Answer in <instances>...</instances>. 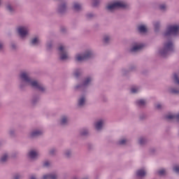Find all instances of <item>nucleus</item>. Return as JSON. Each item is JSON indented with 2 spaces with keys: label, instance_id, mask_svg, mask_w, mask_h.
Returning a JSON list of instances; mask_svg holds the SVG:
<instances>
[{
  "label": "nucleus",
  "instance_id": "obj_27",
  "mask_svg": "<svg viewBox=\"0 0 179 179\" xmlns=\"http://www.w3.org/2000/svg\"><path fill=\"white\" fill-rule=\"evenodd\" d=\"M139 92H141V87L138 86H133L130 89V92L132 94H136V93H139Z\"/></svg>",
  "mask_w": 179,
  "mask_h": 179
},
{
  "label": "nucleus",
  "instance_id": "obj_5",
  "mask_svg": "<svg viewBox=\"0 0 179 179\" xmlns=\"http://www.w3.org/2000/svg\"><path fill=\"white\" fill-rule=\"evenodd\" d=\"M59 58L60 61H66L71 59L69 54L68 53V47L64 45H59L57 48Z\"/></svg>",
  "mask_w": 179,
  "mask_h": 179
},
{
  "label": "nucleus",
  "instance_id": "obj_53",
  "mask_svg": "<svg viewBox=\"0 0 179 179\" xmlns=\"http://www.w3.org/2000/svg\"><path fill=\"white\" fill-rule=\"evenodd\" d=\"M127 72V71H125V70H122V75H125V73Z\"/></svg>",
  "mask_w": 179,
  "mask_h": 179
},
{
  "label": "nucleus",
  "instance_id": "obj_25",
  "mask_svg": "<svg viewBox=\"0 0 179 179\" xmlns=\"http://www.w3.org/2000/svg\"><path fill=\"white\" fill-rule=\"evenodd\" d=\"M138 30L139 33L145 34L148 31V28L146 27V25L141 24L138 27Z\"/></svg>",
  "mask_w": 179,
  "mask_h": 179
},
{
  "label": "nucleus",
  "instance_id": "obj_3",
  "mask_svg": "<svg viewBox=\"0 0 179 179\" xmlns=\"http://www.w3.org/2000/svg\"><path fill=\"white\" fill-rule=\"evenodd\" d=\"M131 4L121 1H114L110 3H108L106 7V9L108 12L113 13L116 9H120L122 8L123 9H129Z\"/></svg>",
  "mask_w": 179,
  "mask_h": 179
},
{
  "label": "nucleus",
  "instance_id": "obj_8",
  "mask_svg": "<svg viewBox=\"0 0 179 179\" xmlns=\"http://www.w3.org/2000/svg\"><path fill=\"white\" fill-rule=\"evenodd\" d=\"M143 48V45L142 43H136L132 45V46L129 49V52L131 54H135L136 52H139Z\"/></svg>",
  "mask_w": 179,
  "mask_h": 179
},
{
  "label": "nucleus",
  "instance_id": "obj_32",
  "mask_svg": "<svg viewBox=\"0 0 179 179\" xmlns=\"http://www.w3.org/2000/svg\"><path fill=\"white\" fill-rule=\"evenodd\" d=\"M82 4L79 3H74L73 4V9L74 10H76V12H79V10H82Z\"/></svg>",
  "mask_w": 179,
  "mask_h": 179
},
{
  "label": "nucleus",
  "instance_id": "obj_24",
  "mask_svg": "<svg viewBox=\"0 0 179 179\" xmlns=\"http://www.w3.org/2000/svg\"><path fill=\"white\" fill-rule=\"evenodd\" d=\"M6 9L11 15H13V13L16 12V9H15V7H13V6H12L11 4H7L6 6Z\"/></svg>",
  "mask_w": 179,
  "mask_h": 179
},
{
  "label": "nucleus",
  "instance_id": "obj_40",
  "mask_svg": "<svg viewBox=\"0 0 179 179\" xmlns=\"http://www.w3.org/2000/svg\"><path fill=\"white\" fill-rule=\"evenodd\" d=\"M8 134L10 135V136H15V135H16V130H15V129H10L8 131Z\"/></svg>",
  "mask_w": 179,
  "mask_h": 179
},
{
  "label": "nucleus",
  "instance_id": "obj_18",
  "mask_svg": "<svg viewBox=\"0 0 179 179\" xmlns=\"http://www.w3.org/2000/svg\"><path fill=\"white\" fill-rule=\"evenodd\" d=\"M113 40V36L110 34H106L103 36L102 41L103 44H110Z\"/></svg>",
  "mask_w": 179,
  "mask_h": 179
},
{
  "label": "nucleus",
  "instance_id": "obj_41",
  "mask_svg": "<svg viewBox=\"0 0 179 179\" xmlns=\"http://www.w3.org/2000/svg\"><path fill=\"white\" fill-rule=\"evenodd\" d=\"M51 166V162L50 161H45L43 164V167H50Z\"/></svg>",
  "mask_w": 179,
  "mask_h": 179
},
{
  "label": "nucleus",
  "instance_id": "obj_45",
  "mask_svg": "<svg viewBox=\"0 0 179 179\" xmlns=\"http://www.w3.org/2000/svg\"><path fill=\"white\" fill-rule=\"evenodd\" d=\"M50 155H55V153H57V149L55 148H52L50 149V150L49 151Z\"/></svg>",
  "mask_w": 179,
  "mask_h": 179
},
{
  "label": "nucleus",
  "instance_id": "obj_52",
  "mask_svg": "<svg viewBox=\"0 0 179 179\" xmlns=\"http://www.w3.org/2000/svg\"><path fill=\"white\" fill-rule=\"evenodd\" d=\"M61 31L63 32V33H65L66 31V29L65 28H62L61 29Z\"/></svg>",
  "mask_w": 179,
  "mask_h": 179
},
{
  "label": "nucleus",
  "instance_id": "obj_37",
  "mask_svg": "<svg viewBox=\"0 0 179 179\" xmlns=\"http://www.w3.org/2000/svg\"><path fill=\"white\" fill-rule=\"evenodd\" d=\"M80 135L81 136H87V135H89V129H83L80 131Z\"/></svg>",
  "mask_w": 179,
  "mask_h": 179
},
{
  "label": "nucleus",
  "instance_id": "obj_14",
  "mask_svg": "<svg viewBox=\"0 0 179 179\" xmlns=\"http://www.w3.org/2000/svg\"><path fill=\"white\" fill-rule=\"evenodd\" d=\"M86 94H81L78 99V107H85V105L86 104Z\"/></svg>",
  "mask_w": 179,
  "mask_h": 179
},
{
  "label": "nucleus",
  "instance_id": "obj_50",
  "mask_svg": "<svg viewBox=\"0 0 179 179\" xmlns=\"http://www.w3.org/2000/svg\"><path fill=\"white\" fill-rule=\"evenodd\" d=\"M20 175L16 174L14 176L13 179H20Z\"/></svg>",
  "mask_w": 179,
  "mask_h": 179
},
{
  "label": "nucleus",
  "instance_id": "obj_26",
  "mask_svg": "<svg viewBox=\"0 0 179 179\" xmlns=\"http://www.w3.org/2000/svg\"><path fill=\"white\" fill-rule=\"evenodd\" d=\"M64 157H66V159H69L71 157H72V150L71 149H66L64 151L63 153Z\"/></svg>",
  "mask_w": 179,
  "mask_h": 179
},
{
  "label": "nucleus",
  "instance_id": "obj_16",
  "mask_svg": "<svg viewBox=\"0 0 179 179\" xmlns=\"http://www.w3.org/2000/svg\"><path fill=\"white\" fill-rule=\"evenodd\" d=\"M74 59L76 62H83V61H86V57L83 52L76 54Z\"/></svg>",
  "mask_w": 179,
  "mask_h": 179
},
{
  "label": "nucleus",
  "instance_id": "obj_20",
  "mask_svg": "<svg viewBox=\"0 0 179 179\" xmlns=\"http://www.w3.org/2000/svg\"><path fill=\"white\" fill-rule=\"evenodd\" d=\"M58 176L57 173H47L43 175L42 179H57Z\"/></svg>",
  "mask_w": 179,
  "mask_h": 179
},
{
  "label": "nucleus",
  "instance_id": "obj_31",
  "mask_svg": "<svg viewBox=\"0 0 179 179\" xmlns=\"http://www.w3.org/2000/svg\"><path fill=\"white\" fill-rule=\"evenodd\" d=\"M166 120H177L179 121V114L178 115H168L166 117Z\"/></svg>",
  "mask_w": 179,
  "mask_h": 179
},
{
  "label": "nucleus",
  "instance_id": "obj_39",
  "mask_svg": "<svg viewBox=\"0 0 179 179\" xmlns=\"http://www.w3.org/2000/svg\"><path fill=\"white\" fill-rule=\"evenodd\" d=\"M157 174L158 176H166V169H160L157 171Z\"/></svg>",
  "mask_w": 179,
  "mask_h": 179
},
{
  "label": "nucleus",
  "instance_id": "obj_10",
  "mask_svg": "<svg viewBox=\"0 0 179 179\" xmlns=\"http://www.w3.org/2000/svg\"><path fill=\"white\" fill-rule=\"evenodd\" d=\"M83 53L84 54V57H85L86 61H88V59H92L95 55L94 51H93L91 48L85 49Z\"/></svg>",
  "mask_w": 179,
  "mask_h": 179
},
{
  "label": "nucleus",
  "instance_id": "obj_29",
  "mask_svg": "<svg viewBox=\"0 0 179 179\" xmlns=\"http://www.w3.org/2000/svg\"><path fill=\"white\" fill-rule=\"evenodd\" d=\"M38 101H40V97L38 96H34L31 99V104L32 106H36Z\"/></svg>",
  "mask_w": 179,
  "mask_h": 179
},
{
  "label": "nucleus",
  "instance_id": "obj_44",
  "mask_svg": "<svg viewBox=\"0 0 179 179\" xmlns=\"http://www.w3.org/2000/svg\"><path fill=\"white\" fill-rule=\"evenodd\" d=\"M93 6H98V5L100 3V0H92Z\"/></svg>",
  "mask_w": 179,
  "mask_h": 179
},
{
  "label": "nucleus",
  "instance_id": "obj_1",
  "mask_svg": "<svg viewBox=\"0 0 179 179\" xmlns=\"http://www.w3.org/2000/svg\"><path fill=\"white\" fill-rule=\"evenodd\" d=\"M27 86L36 89V90H39L41 93L45 92V87L41 83L30 77L29 72L22 71L19 75V88L21 90H24Z\"/></svg>",
  "mask_w": 179,
  "mask_h": 179
},
{
  "label": "nucleus",
  "instance_id": "obj_2",
  "mask_svg": "<svg viewBox=\"0 0 179 179\" xmlns=\"http://www.w3.org/2000/svg\"><path fill=\"white\" fill-rule=\"evenodd\" d=\"M171 52H174V43L171 41H165L163 47L158 50V55L162 58L169 57Z\"/></svg>",
  "mask_w": 179,
  "mask_h": 179
},
{
  "label": "nucleus",
  "instance_id": "obj_15",
  "mask_svg": "<svg viewBox=\"0 0 179 179\" xmlns=\"http://www.w3.org/2000/svg\"><path fill=\"white\" fill-rule=\"evenodd\" d=\"M59 122L62 127H65L69 124V116L63 115L60 117Z\"/></svg>",
  "mask_w": 179,
  "mask_h": 179
},
{
  "label": "nucleus",
  "instance_id": "obj_17",
  "mask_svg": "<svg viewBox=\"0 0 179 179\" xmlns=\"http://www.w3.org/2000/svg\"><path fill=\"white\" fill-rule=\"evenodd\" d=\"M44 134V131L41 129H35L33 130L29 133L30 138H37V136H41V135H43Z\"/></svg>",
  "mask_w": 179,
  "mask_h": 179
},
{
  "label": "nucleus",
  "instance_id": "obj_51",
  "mask_svg": "<svg viewBox=\"0 0 179 179\" xmlns=\"http://www.w3.org/2000/svg\"><path fill=\"white\" fill-rule=\"evenodd\" d=\"M155 107L157 110H160V108H162V104L157 103Z\"/></svg>",
  "mask_w": 179,
  "mask_h": 179
},
{
  "label": "nucleus",
  "instance_id": "obj_42",
  "mask_svg": "<svg viewBox=\"0 0 179 179\" xmlns=\"http://www.w3.org/2000/svg\"><path fill=\"white\" fill-rule=\"evenodd\" d=\"M87 19H92V17H94V14L93 13H89L86 15Z\"/></svg>",
  "mask_w": 179,
  "mask_h": 179
},
{
  "label": "nucleus",
  "instance_id": "obj_22",
  "mask_svg": "<svg viewBox=\"0 0 179 179\" xmlns=\"http://www.w3.org/2000/svg\"><path fill=\"white\" fill-rule=\"evenodd\" d=\"M146 176V171L145 169H139L136 171V176L138 178H143Z\"/></svg>",
  "mask_w": 179,
  "mask_h": 179
},
{
  "label": "nucleus",
  "instance_id": "obj_38",
  "mask_svg": "<svg viewBox=\"0 0 179 179\" xmlns=\"http://www.w3.org/2000/svg\"><path fill=\"white\" fill-rule=\"evenodd\" d=\"M173 81H174V83H176V85H178L179 86V73H175L173 74Z\"/></svg>",
  "mask_w": 179,
  "mask_h": 179
},
{
  "label": "nucleus",
  "instance_id": "obj_48",
  "mask_svg": "<svg viewBox=\"0 0 179 179\" xmlns=\"http://www.w3.org/2000/svg\"><path fill=\"white\" fill-rule=\"evenodd\" d=\"M4 43L2 41H0V51H2L3 50Z\"/></svg>",
  "mask_w": 179,
  "mask_h": 179
},
{
  "label": "nucleus",
  "instance_id": "obj_23",
  "mask_svg": "<svg viewBox=\"0 0 179 179\" xmlns=\"http://www.w3.org/2000/svg\"><path fill=\"white\" fill-rule=\"evenodd\" d=\"M9 159V154L8 152L3 153L0 157V163H6Z\"/></svg>",
  "mask_w": 179,
  "mask_h": 179
},
{
  "label": "nucleus",
  "instance_id": "obj_56",
  "mask_svg": "<svg viewBox=\"0 0 179 179\" xmlns=\"http://www.w3.org/2000/svg\"><path fill=\"white\" fill-rule=\"evenodd\" d=\"M178 73H179V72Z\"/></svg>",
  "mask_w": 179,
  "mask_h": 179
},
{
  "label": "nucleus",
  "instance_id": "obj_35",
  "mask_svg": "<svg viewBox=\"0 0 179 179\" xmlns=\"http://www.w3.org/2000/svg\"><path fill=\"white\" fill-rule=\"evenodd\" d=\"M153 26L155 31H159L160 29V21H155L153 22Z\"/></svg>",
  "mask_w": 179,
  "mask_h": 179
},
{
  "label": "nucleus",
  "instance_id": "obj_6",
  "mask_svg": "<svg viewBox=\"0 0 179 179\" xmlns=\"http://www.w3.org/2000/svg\"><path fill=\"white\" fill-rule=\"evenodd\" d=\"M93 81V78L88 76L85 78L81 84H77L74 87V90H81V92H85L87 88V86L90 85V83Z\"/></svg>",
  "mask_w": 179,
  "mask_h": 179
},
{
  "label": "nucleus",
  "instance_id": "obj_9",
  "mask_svg": "<svg viewBox=\"0 0 179 179\" xmlns=\"http://www.w3.org/2000/svg\"><path fill=\"white\" fill-rule=\"evenodd\" d=\"M67 9L66 1H60L57 5V11L58 13H65Z\"/></svg>",
  "mask_w": 179,
  "mask_h": 179
},
{
  "label": "nucleus",
  "instance_id": "obj_33",
  "mask_svg": "<svg viewBox=\"0 0 179 179\" xmlns=\"http://www.w3.org/2000/svg\"><path fill=\"white\" fill-rule=\"evenodd\" d=\"M52 45H54V41H48L46 43V50L48 51H50V50H52Z\"/></svg>",
  "mask_w": 179,
  "mask_h": 179
},
{
  "label": "nucleus",
  "instance_id": "obj_13",
  "mask_svg": "<svg viewBox=\"0 0 179 179\" xmlns=\"http://www.w3.org/2000/svg\"><path fill=\"white\" fill-rule=\"evenodd\" d=\"M30 45L32 47H38L41 44V40H40V36H34L29 42Z\"/></svg>",
  "mask_w": 179,
  "mask_h": 179
},
{
  "label": "nucleus",
  "instance_id": "obj_43",
  "mask_svg": "<svg viewBox=\"0 0 179 179\" xmlns=\"http://www.w3.org/2000/svg\"><path fill=\"white\" fill-rule=\"evenodd\" d=\"M173 171L177 174H179V165H175L173 166Z\"/></svg>",
  "mask_w": 179,
  "mask_h": 179
},
{
  "label": "nucleus",
  "instance_id": "obj_55",
  "mask_svg": "<svg viewBox=\"0 0 179 179\" xmlns=\"http://www.w3.org/2000/svg\"><path fill=\"white\" fill-rule=\"evenodd\" d=\"M2 1V0H0V5H1V2Z\"/></svg>",
  "mask_w": 179,
  "mask_h": 179
},
{
  "label": "nucleus",
  "instance_id": "obj_54",
  "mask_svg": "<svg viewBox=\"0 0 179 179\" xmlns=\"http://www.w3.org/2000/svg\"><path fill=\"white\" fill-rule=\"evenodd\" d=\"M73 179H78V178L75 177V178H73Z\"/></svg>",
  "mask_w": 179,
  "mask_h": 179
},
{
  "label": "nucleus",
  "instance_id": "obj_49",
  "mask_svg": "<svg viewBox=\"0 0 179 179\" xmlns=\"http://www.w3.org/2000/svg\"><path fill=\"white\" fill-rule=\"evenodd\" d=\"M29 179H37V176L32 174L29 176Z\"/></svg>",
  "mask_w": 179,
  "mask_h": 179
},
{
  "label": "nucleus",
  "instance_id": "obj_30",
  "mask_svg": "<svg viewBox=\"0 0 179 179\" xmlns=\"http://www.w3.org/2000/svg\"><path fill=\"white\" fill-rule=\"evenodd\" d=\"M129 142V140L127 138H122L118 141V145H120L122 146H124V145H127Z\"/></svg>",
  "mask_w": 179,
  "mask_h": 179
},
{
  "label": "nucleus",
  "instance_id": "obj_34",
  "mask_svg": "<svg viewBox=\"0 0 179 179\" xmlns=\"http://www.w3.org/2000/svg\"><path fill=\"white\" fill-rule=\"evenodd\" d=\"M138 144L141 145V146H143V145H146V143L148 142V140H146V138L145 137H140L138 138Z\"/></svg>",
  "mask_w": 179,
  "mask_h": 179
},
{
  "label": "nucleus",
  "instance_id": "obj_47",
  "mask_svg": "<svg viewBox=\"0 0 179 179\" xmlns=\"http://www.w3.org/2000/svg\"><path fill=\"white\" fill-rule=\"evenodd\" d=\"M145 118H146V114H145V113H142L139 116V119L141 120H145Z\"/></svg>",
  "mask_w": 179,
  "mask_h": 179
},
{
  "label": "nucleus",
  "instance_id": "obj_12",
  "mask_svg": "<svg viewBox=\"0 0 179 179\" xmlns=\"http://www.w3.org/2000/svg\"><path fill=\"white\" fill-rule=\"evenodd\" d=\"M104 124H106V120L104 119H100L94 122V126L96 131H101L103 127H104Z\"/></svg>",
  "mask_w": 179,
  "mask_h": 179
},
{
  "label": "nucleus",
  "instance_id": "obj_11",
  "mask_svg": "<svg viewBox=\"0 0 179 179\" xmlns=\"http://www.w3.org/2000/svg\"><path fill=\"white\" fill-rule=\"evenodd\" d=\"M39 156H40V153L38 152V151L36 150H31L27 153V157L31 160H37Z\"/></svg>",
  "mask_w": 179,
  "mask_h": 179
},
{
  "label": "nucleus",
  "instance_id": "obj_7",
  "mask_svg": "<svg viewBox=\"0 0 179 179\" xmlns=\"http://www.w3.org/2000/svg\"><path fill=\"white\" fill-rule=\"evenodd\" d=\"M17 33L21 38H26L30 34V28L27 26H19L17 28Z\"/></svg>",
  "mask_w": 179,
  "mask_h": 179
},
{
  "label": "nucleus",
  "instance_id": "obj_46",
  "mask_svg": "<svg viewBox=\"0 0 179 179\" xmlns=\"http://www.w3.org/2000/svg\"><path fill=\"white\" fill-rule=\"evenodd\" d=\"M10 48H11V50H17V45L15 43H12L10 44Z\"/></svg>",
  "mask_w": 179,
  "mask_h": 179
},
{
  "label": "nucleus",
  "instance_id": "obj_36",
  "mask_svg": "<svg viewBox=\"0 0 179 179\" xmlns=\"http://www.w3.org/2000/svg\"><path fill=\"white\" fill-rule=\"evenodd\" d=\"M80 75H82V69H76V70H74L73 76H75V78H79Z\"/></svg>",
  "mask_w": 179,
  "mask_h": 179
},
{
  "label": "nucleus",
  "instance_id": "obj_28",
  "mask_svg": "<svg viewBox=\"0 0 179 179\" xmlns=\"http://www.w3.org/2000/svg\"><path fill=\"white\" fill-rule=\"evenodd\" d=\"M158 9L161 10V12H166V10H167V4L166 3L159 4Z\"/></svg>",
  "mask_w": 179,
  "mask_h": 179
},
{
  "label": "nucleus",
  "instance_id": "obj_21",
  "mask_svg": "<svg viewBox=\"0 0 179 179\" xmlns=\"http://www.w3.org/2000/svg\"><path fill=\"white\" fill-rule=\"evenodd\" d=\"M146 100L145 99H138L136 101V105L137 106V107H145V106H146Z\"/></svg>",
  "mask_w": 179,
  "mask_h": 179
},
{
  "label": "nucleus",
  "instance_id": "obj_19",
  "mask_svg": "<svg viewBox=\"0 0 179 179\" xmlns=\"http://www.w3.org/2000/svg\"><path fill=\"white\" fill-rule=\"evenodd\" d=\"M168 92L171 94H179V86L169 87Z\"/></svg>",
  "mask_w": 179,
  "mask_h": 179
},
{
  "label": "nucleus",
  "instance_id": "obj_4",
  "mask_svg": "<svg viewBox=\"0 0 179 179\" xmlns=\"http://www.w3.org/2000/svg\"><path fill=\"white\" fill-rule=\"evenodd\" d=\"M164 37L169 36H179V25L177 24H169L166 27V30L164 33Z\"/></svg>",
  "mask_w": 179,
  "mask_h": 179
}]
</instances>
